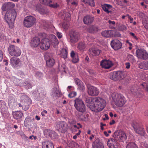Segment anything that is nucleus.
Wrapping results in <instances>:
<instances>
[{
	"label": "nucleus",
	"instance_id": "1a4fd4ad",
	"mask_svg": "<svg viewBox=\"0 0 148 148\" xmlns=\"http://www.w3.org/2000/svg\"><path fill=\"white\" fill-rule=\"evenodd\" d=\"M8 51L10 54L12 56H19L21 54L19 49L13 45H11L9 47Z\"/></svg>",
	"mask_w": 148,
	"mask_h": 148
},
{
	"label": "nucleus",
	"instance_id": "4468645a",
	"mask_svg": "<svg viewBox=\"0 0 148 148\" xmlns=\"http://www.w3.org/2000/svg\"><path fill=\"white\" fill-rule=\"evenodd\" d=\"M110 44L112 47L115 50L120 49L122 46V44L119 40H112Z\"/></svg>",
	"mask_w": 148,
	"mask_h": 148
},
{
	"label": "nucleus",
	"instance_id": "37998d69",
	"mask_svg": "<svg viewBox=\"0 0 148 148\" xmlns=\"http://www.w3.org/2000/svg\"><path fill=\"white\" fill-rule=\"evenodd\" d=\"M44 133L49 136L51 135V130L49 129H47L44 131Z\"/></svg>",
	"mask_w": 148,
	"mask_h": 148
},
{
	"label": "nucleus",
	"instance_id": "c03bdc74",
	"mask_svg": "<svg viewBox=\"0 0 148 148\" xmlns=\"http://www.w3.org/2000/svg\"><path fill=\"white\" fill-rule=\"evenodd\" d=\"M74 81L75 82L76 84L78 86L81 84H82V82L79 79L77 78H75L74 79Z\"/></svg>",
	"mask_w": 148,
	"mask_h": 148
},
{
	"label": "nucleus",
	"instance_id": "774afa93",
	"mask_svg": "<svg viewBox=\"0 0 148 148\" xmlns=\"http://www.w3.org/2000/svg\"><path fill=\"white\" fill-rule=\"evenodd\" d=\"M115 123V122L114 120H113L112 121L110 122L109 123L110 125H112Z\"/></svg>",
	"mask_w": 148,
	"mask_h": 148
},
{
	"label": "nucleus",
	"instance_id": "052dcab7",
	"mask_svg": "<svg viewBox=\"0 0 148 148\" xmlns=\"http://www.w3.org/2000/svg\"><path fill=\"white\" fill-rule=\"evenodd\" d=\"M125 65H126V68L127 69H129L130 68V63L128 62V63H126L125 64Z\"/></svg>",
	"mask_w": 148,
	"mask_h": 148
},
{
	"label": "nucleus",
	"instance_id": "ddd939ff",
	"mask_svg": "<svg viewBox=\"0 0 148 148\" xmlns=\"http://www.w3.org/2000/svg\"><path fill=\"white\" fill-rule=\"evenodd\" d=\"M88 92L89 95L95 96H97L99 94V92L97 88L91 86L88 87Z\"/></svg>",
	"mask_w": 148,
	"mask_h": 148
},
{
	"label": "nucleus",
	"instance_id": "ea45409f",
	"mask_svg": "<svg viewBox=\"0 0 148 148\" xmlns=\"http://www.w3.org/2000/svg\"><path fill=\"white\" fill-rule=\"evenodd\" d=\"M27 99L28 97L27 96L23 95L21 97L20 100L22 102H24L27 101Z\"/></svg>",
	"mask_w": 148,
	"mask_h": 148
},
{
	"label": "nucleus",
	"instance_id": "473e14b6",
	"mask_svg": "<svg viewBox=\"0 0 148 148\" xmlns=\"http://www.w3.org/2000/svg\"><path fill=\"white\" fill-rule=\"evenodd\" d=\"M126 148H138L137 145L134 143L131 142L128 144Z\"/></svg>",
	"mask_w": 148,
	"mask_h": 148
},
{
	"label": "nucleus",
	"instance_id": "72a5a7b5",
	"mask_svg": "<svg viewBox=\"0 0 148 148\" xmlns=\"http://www.w3.org/2000/svg\"><path fill=\"white\" fill-rule=\"evenodd\" d=\"M85 47V45L84 43L81 42L78 44L77 48L79 50H82L84 49Z\"/></svg>",
	"mask_w": 148,
	"mask_h": 148
},
{
	"label": "nucleus",
	"instance_id": "423d86ee",
	"mask_svg": "<svg viewBox=\"0 0 148 148\" xmlns=\"http://www.w3.org/2000/svg\"><path fill=\"white\" fill-rule=\"evenodd\" d=\"M125 73L121 71H118L110 73L109 77L114 81L121 80L125 77Z\"/></svg>",
	"mask_w": 148,
	"mask_h": 148
},
{
	"label": "nucleus",
	"instance_id": "a19ab883",
	"mask_svg": "<svg viewBox=\"0 0 148 148\" xmlns=\"http://www.w3.org/2000/svg\"><path fill=\"white\" fill-rule=\"evenodd\" d=\"M78 88L80 90L82 91H83L85 90V87L84 85L83 82L82 83V84H80L78 86Z\"/></svg>",
	"mask_w": 148,
	"mask_h": 148
},
{
	"label": "nucleus",
	"instance_id": "603ef678",
	"mask_svg": "<svg viewBox=\"0 0 148 148\" xmlns=\"http://www.w3.org/2000/svg\"><path fill=\"white\" fill-rule=\"evenodd\" d=\"M43 25L45 27V28H47L49 27V25L48 23L46 21H44L43 22Z\"/></svg>",
	"mask_w": 148,
	"mask_h": 148
},
{
	"label": "nucleus",
	"instance_id": "a211bd4d",
	"mask_svg": "<svg viewBox=\"0 0 148 148\" xmlns=\"http://www.w3.org/2000/svg\"><path fill=\"white\" fill-rule=\"evenodd\" d=\"M114 32V31L112 30H107L101 32V34L103 37L109 38L113 36Z\"/></svg>",
	"mask_w": 148,
	"mask_h": 148
},
{
	"label": "nucleus",
	"instance_id": "412c9836",
	"mask_svg": "<svg viewBox=\"0 0 148 148\" xmlns=\"http://www.w3.org/2000/svg\"><path fill=\"white\" fill-rule=\"evenodd\" d=\"M40 39L38 37H34L31 40V45L32 47H37L39 45H40Z\"/></svg>",
	"mask_w": 148,
	"mask_h": 148
},
{
	"label": "nucleus",
	"instance_id": "58836bf2",
	"mask_svg": "<svg viewBox=\"0 0 148 148\" xmlns=\"http://www.w3.org/2000/svg\"><path fill=\"white\" fill-rule=\"evenodd\" d=\"M40 3L45 5H48L49 2H52L51 0H39Z\"/></svg>",
	"mask_w": 148,
	"mask_h": 148
},
{
	"label": "nucleus",
	"instance_id": "c756f323",
	"mask_svg": "<svg viewBox=\"0 0 148 148\" xmlns=\"http://www.w3.org/2000/svg\"><path fill=\"white\" fill-rule=\"evenodd\" d=\"M70 14L67 12H64L62 14V17L64 20L67 21L70 19Z\"/></svg>",
	"mask_w": 148,
	"mask_h": 148
},
{
	"label": "nucleus",
	"instance_id": "bf43d9fd",
	"mask_svg": "<svg viewBox=\"0 0 148 148\" xmlns=\"http://www.w3.org/2000/svg\"><path fill=\"white\" fill-rule=\"evenodd\" d=\"M53 90H54V93H56V94H58L59 92V90L57 87H54L53 88Z\"/></svg>",
	"mask_w": 148,
	"mask_h": 148
},
{
	"label": "nucleus",
	"instance_id": "6e6d98bb",
	"mask_svg": "<svg viewBox=\"0 0 148 148\" xmlns=\"http://www.w3.org/2000/svg\"><path fill=\"white\" fill-rule=\"evenodd\" d=\"M36 76L39 78L41 77L42 75V73L41 72H37L36 73Z\"/></svg>",
	"mask_w": 148,
	"mask_h": 148
},
{
	"label": "nucleus",
	"instance_id": "de8ad7c7",
	"mask_svg": "<svg viewBox=\"0 0 148 148\" xmlns=\"http://www.w3.org/2000/svg\"><path fill=\"white\" fill-rule=\"evenodd\" d=\"M119 29L121 31H123L127 29V27L124 25H121L119 27Z\"/></svg>",
	"mask_w": 148,
	"mask_h": 148
},
{
	"label": "nucleus",
	"instance_id": "5701e85b",
	"mask_svg": "<svg viewBox=\"0 0 148 148\" xmlns=\"http://www.w3.org/2000/svg\"><path fill=\"white\" fill-rule=\"evenodd\" d=\"M138 66L141 69L148 70V60L141 62L139 64Z\"/></svg>",
	"mask_w": 148,
	"mask_h": 148
},
{
	"label": "nucleus",
	"instance_id": "3c124183",
	"mask_svg": "<svg viewBox=\"0 0 148 148\" xmlns=\"http://www.w3.org/2000/svg\"><path fill=\"white\" fill-rule=\"evenodd\" d=\"M90 6H94L95 5V4L94 0H89V1L88 2V3Z\"/></svg>",
	"mask_w": 148,
	"mask_h": 148
},
{
	"label": "nucleus",
	"instance_id": "a878e982",
	"mask_svg": "<svg viewBox=\"0 0 148 148\" xmlns=\"http://www.w3.org/2000/svg\"><path fill=\"white\" fill-rule=\"evenodd\" d=\"M42 146L43 148H54L53 143L48 141L44 142Z\"/></svg>",
	"mask_w": 148,
	"mask_h": 148
},
{
	"label": "nucleus",
	"instance_id": "7c9ffc66",
	"mask_svg": "<svg viewBox=\"0 0 148 148\" xmlns=\"http://www.w3.org/2000/svg\"><path fill=\"white\" fill-rule=\"evenodd\" d=\"M75 114L79 120L82 121L85 120L86 118L84 115H83L82 114H80L77 112L75 113Z\"/></svg>",
	"mask_w": 148,
	"mask_h": 148
},
{
	"label": "nucleus",
	"instance_id": "9b49d317",
	"mask_svg": "<svg viewBox=\"0 0 148 148\" xmlns=\"http://www.w3.org/2000/svg\"><path fill=\"white\" fill-rule=\"evenodd\" d=\"M136 54L138 58L145 60L148 58V54L144 50L138 49L136 51Z\"/></svg>",
	"mask_w": 148,
	"mask_h": 148
},
{
	"label": "nucleus",
	"instance_id": "2f4dec72",
	"mask_svg": "<svg viewBox=\"0 0 148 148\" xmlns=\"http://www.w3.org/2000/svg\"><path fill=\"white\" fill-rule=\"evenodd\" d=\"M92 52L93 56H98L99 55L101 51L99 49H92Z\"/></svg>",
	"mask_w": 148,
	"mask_h": 148
},
{
	"label": "nucleus",
	"instance_id": "c85d7f7f",
	"mask_svg": "<svg viewBox=\"0 0 148 148\" xmlns=\"http://www.w3.org/2000/svg\"><path fill=\"white\" fill-rule=\"evenodd\" d=\"M20 62V59L17 58H12L10 60V62L11 64H17Z\"/></svg>",
	"mask_w": 148,
	"mask_h": 148
},
{
	"label": "nucleus",
	"instance_id": "79ce46f5",
	"mask_svg": "<svg viewBox=\"0 0 148 148\" xmlns=\"http://www.w3.org/2000/svg\"><path fill=\"white\" fill-rule=\"evenodd\" d=\"M77 94V93L75 92H72L70 93L68 95L69 97L71 98H72L75 97Z\"/></svg>",
	"mask_w": 148,
	"mask_h": 148
},
{
	"label": "nucleus",
	"instance_id": "dca6fc26",
	"mask_svg": "<svg viewBox=\"0 0 148 148\" xmlns=\"http://www.w3.org/2000/svg\"><path fill=\"white\" fill-rule=\"evenodd\" d=\"M100 65L103 68L108 69L113 65V64L110 60H104L101 61Z\"/></svg>",
	"mask_w": 148,
	"mask_h": 148
},
{
	"label": "nucleus",
	"instance_id": "6ab92c4d",
	"mask_svg": "<svg viewBox=\"0 0 148 148\" xmlns=\"http://www.w3.org/2000/svg\"><path fill=\"white\" fill-rule=\"evenodd\" d=\"M79 36V35L77 32L71 31L70 33V40L71 42H77L78 40Z\"/></svg>",
	"mask_w": 148,
	"mask_h": 148
},
{
	"label": "nucleus",
	"instance_id": "4be33fe9",
	"mask_svg": "<svg viewBox=\"0 0 148 148\" xmlns=\"http://www.w3.org/2000/svg\"><path fill=\"white\" fill-rule=\"evenodd\" d=\"M49 38L51 41L53 47H56L59 44V42L56 37L53 34L49 35Z\"/></svg>",
	"mask_w": 148,
	"mask_h": 148
},
{
	"label": "nucleus",
	"instance_id": "f8f14e48",
	"mask_svg": "<svg viewBox=\"0 0 148 148\" xmlns=\"http://www.w3.org/2000/svg\"><path fill=\"white\" fill-rule=\"evenodd\" d=\"M50 46L49 40L45 38L42 39L40 44V48L42 50H46L49 49Z\"/></svg>",
	"mask_w": 148,
	"mask_h": 148
},
{
	"label": "nucleus",
	"instance_id": "f257e3e1",
	"mask_svg": "<svg viewBox=\"0 0 148 148\" xmlns=\"http://www.w3.org/2000/svg\"><path fill=\"white\" fill-rule=\"evenodd\" d=\"M86 102L91 110L95 112L101 111L106 105L105 101L99 97L87 98Z\"/></svg>",
	"mask_w": 148,
	"mask_h": 148
},
{
	"label": "nucleus",
	"instance_id": "4c0bfd02",
	"mask_svg": "<svg viewBox=\"0 0 148 148\" xmlns=\"http://www.w3.org/2000/svg\"><path fill=\"white\" fill-rule=\"evenodd\" d=\"M72 62L74 63L78 62L79 61L78 55H76L75 56L72 58Z\"/></svg>",
	"mask_w": 148,
	"mask_h": 148
},
{
	"label": "nucleus",
	"instance_id": "f3484780",
	"mask_svg": "<svg viewBox=\"0 0 148 148\" xmlns=\"http://www.w3.org/2000/svg\"><path fill=\"white\" fill-rule=\"evenodd\" d=\"M15 5L12 2L5 3L2 5L1 9L3 11H6L7 10L14 8Z\"/></svg>",
	"mask_w": 148,
	"mask_h": 148
},
{
	"label": "nucleus",
	"instance_id": "0eeeda50",
	"mask_svg": "<svg viewBox=\"0 0 148 148\" xmlns=\"http://www.w3.org/2000/svg\"><path fill=\"white\" fill-rule=\"evenodd\" d=\"M36 19L34 17L29 16L25 17L23 20V24L26 27H30L33 26L36 23Z\"/></svg>",
	"mask_w": 148,
	"mask_h": 148
},
{
	"label": "nucleus",
	"instance_id": "e2e57ef3",
	"mask_svg": "<svg viewBox=\"0 0 148 148\" xmlns=\"http://www.w3.org/2000/svg\"><path fill=\"white\" fill-rule=\"evenodd\" d=\"M144 25L145 28L148 29V22L144 23Z\"/></svg>",
	"mask_w": 148,
	"mask_h": 148
},
{
	"label": "nucleus",
	"instance_id": "aec40b11",
	"mask_svg": "<svg viewBox=\"0 0 148 148\" xmlns=\"http://www.w3.org/2000/svg\"><path fill=\"white\" fill-rule=\"evenodd\" d=\"M94 20L93 17L90 15H86L83 18V21L84 23L87 25H89L92 23Z\"/></svg>",
	"mask_w": 148,
	"mask_h": 148
},
{
	"label": "nucleus",
	"instance_id": "7ed1b4c3",
	"mask_svg": "<svg viewBox=\"0 0 148 148\" xmlns=\"http://www.w3.org/2000/svg\"><path fill=\"white\" fill-rule=\"evenodd\" d=\"M16 16V13L14 9L10 11H8L4 16V19L9 25L12 27L14 25V23Z\"/></svg>",
	"mask_w": 148,
	"mask_h": 148
},
{
	"label": "nucleus",
	"instance_id": "f704fd0d",
	"mask_svg": "<svg viewBox=\"0 0 148 148\" xmlns=\"http://www.w3.org/2000/svg\"><path fill=\"white\" fill-rule=\"evenodd\" d=\"M22 108L23 109L25 110H27L29 108V104L27 101L24 102Z\"/></svg>",
	"mask_w": 148,
	"mask_h": 148
},
{
	"label": "nucleus",
	"instance_id": "cd10ccee",
	"mask_svg": "<svg viewBox=\"0 0 148 148\" xmlns=\"http://www.w3.org/2000/svg\"><path fill=\"white\" fill-rule=\"evenodd\" d=\"M68 52L67 49L65 48L62 49L60 54V56L64 59L67 57Z\"/></svg>",
	"mask_w": 148,
	"mask_h": 148
},
{
	"label": "nucleus",
	"instance_id": "8fccbe9b",
	"mask_svg": "<svg viewBox=\"0 0 148 148\" xmlns=\"http://www.w3.org/2000/svg\"><path fill=\"white\" fill-rule=\"evenodd\" d=\"M103 146L101 144H96L93 148H103Z\"/></svg>",
	"mask_w": 148,
	"mask_h": 148
},
{
	"label": "nucleus",
	"instance_id": "69168bd1",
	"mask_svg": "<svg viewBox=\"0 0 148 148\" xmlns=\"http://www.w3.org/2000/svg\"><path fill=\"white\" fill-rule=\"evenodd\" d=\"M144 115L146 117L148 118V110H146L145 111Z\"/></svg>",
	"mask_w": 148,
	"mask_h": 148
},
{
	"label": "nucleus",
	"instance_id": "13d9d810",
	"mask_svg": "<svg viewBox=\"0 0 148 148\" xmlns=\"http://www.w3.org/2000/svg\"><path fill=\"white\" fill-rule=\"evenodd\" d=\"M3 58V51L0 50V62L1 61Z\"/></svg>",
	"mask_w": 148,
	"mask_h": 148
},
{
	"label": "nucleus",
	"instance_id": "e433bc0d",
	"mask_svg": "<svg viewBox=\"0 0 148 148\" xmlns=\"http://www.w3.org/2000/svg\"><path fill=\"white\" fill-rule=\"evenodd\" d=\"M68 3H71V4L76 5L77 4V0H66Z\"/></svg>",
	"mask_w": 148,
	"mask_h": 148
},
{
	"label": "nucleus",
	"instance_id": "2eb2a0df",
	"mask_svg": "<svg viewBox=\"0 0 148 148\" xmlns=\"http://www.w3.org/2000/svg\"><path fill=\"white\" fill-rule=\"evenodd\" d=\"M117 141L115 138H109L107 142L108 146L110 148H118Z\"/></svg>",
	"mask_w": 148,
	"mask_h": 148
},
{
	"label": "nucleus",
	"instance_id": "0e129e2a",
	"mask_svg": "<svg viewBox=\"0 0 148 148\" xmlns=\"http://www.w3.org/2000/svg\"><path fill=\"white\" fill-rule=\"evenodd\" d=\"M57 36L58 38H60L62 37V35H61V33H60V32H57Z\"/></svg>",
	"mask_w": 148,
	"mask_h": 148
},
{
	"label": "nucleus",
	"instance_id": "b1692460",
	"mask_svg": "<svg viewBox=\"0 0 148 148\" xmlns=\"http://www.w3.org/2000/svg\"><path fill=\"white\" fill-rule=\"evenodd\" d=\"M98 27L94 25H92L90 26L88 29V31L91 33H95L99 31Z\"/></svg>",
	"mask_w": 148,
	"mask_h": 148
},
{
	"label": "nucleus",
	"instance_id": "338daca9",
	"mask_svg": "<svg viewBox=\"0 0 148 148\" xmlns=\"http://www.w3.org/2000/svg\"><path fill=\"white\" fill-rule=\"evenodd\" d=\"M108 22L110 24H112L113 25H114L115 24V22L114 21H112L110 20H109Z\"/></svg>",
	"mask_w": 148,
	"mask_h": 148
},
{
	"label": "nucleus",
	"instance_id": "49530a36",
	"mask_svg": "<svg viewBox=\"0 0 148 148\" xmlns=\"http://www.w3.org/2000/svg\"><path fill=\"white\" fill-rule=\"evenodd\" d=\"M131 90L133 94L135 95L138 93V90L137 89L135 88L134 87L131 89Z\"/></svg>",
	"mask_w": 148,
	"mask_h": 148
},
{
	"label": "nucleus",
	"instance_id": "680f3d73",
	"mask_svg": "<svg viewBox=\"0 0 148 148\" xmlns=\"http://www.w3.org/2000/svg\"><path fill=\"white\" fill-rule=\"evenodd\" d=\"M106 8H108V9L109 8H112V6L111 5H109V4H105L104 5Z\"/></svg>",
	"mask_w": 148,
	"mask_h": 148
},
{
	"label": "nucleus",
	"instance_id": "a18cd8bd",
	"mask_svg": "<svg viewBox=\"0 0 148 148\" xmlns=\"http://www.w3.org/2000/svg\"><path fill=\"white\" fill-rule=\"evenodd\" d=\"M128 60L131 62H133L134 60V56L131 55H129L127 57Z\"/></svg>",
	"mask_w": 148,
	"mask_h": 148
},
{
	"label": "nucleus",
	"instance_id": "6e6552de",
	"mask_svg": "<svg viewBox=\"0 0 148 148\" xmlns=\"http://www.w3.org/2000/svg\"><path fill=\"white\" fill-rule=\"evenodd\" d=\"M68 125L66 122L60 121L56 123L57 130L61 133H64L67 130Z\"/></svg>",
	"mask_w": 148,
	"mask_h": 148
},
{
	"label": "nucleus",
	"instance_id": "bb28decb",
	"mask_svg": "<svg viewBox=\"0 0 148 148\" xmlns=\"http://www.w3.org/2000/svg\"><path fill=\"white\" fill-rule=\"evenodd\" d=\"M135 131L138 134L142 135L144 133V130L141 128H140L134 125L133 126Z\"/></svg>",
	"mask_w": 148,
	"mask_h": 148
},
{
	"label": "nucleus",
	"instance_id": "4d7b16f0",
	"mask_svg": "<svg viewBox=\"0 0 148 148\" xmlns=\"http://www.w3.org/2000/svg\"><path fill=\"white\" fill-rule=\"evenodd\" d=\"M103 10L106 12L107 13H109L110 12V11H109V9L108 8H107L105 6H103Z\"/></svg>",
	"mask_w": 148,
	"mask_h": 148
},
{
	"label": "nucleus",
	"instance_id": "9d476101",
	"mask_svg": "<svg viewBox=\"0 0 148 148\" xmlns=\"http://www.w3.org/2000/svg\"><path fill=\"white\" fill-rule=\"evenodd\" d=\"M46 57V64L47 66L49 68L53 67L55 63V60L53 58L52 53H48L45 55Z\"/></svg>",
	"mask_w": 148,
	"mask_h": 148
},
{
	"label": "nucleus",
	"instance_id": "864d4df0",
	"mask_svg": "<svg viewBox=\"0 0 148 148\" xmlns=\"http://www.w3.org/2000/svg\"><path fill=\"white\" fill-rule=\"evenodd\" d=\"M130 34L136 40H138V38L135 35L134 33L130 32Z\"/></svg>",
	"mask_w": 148,
	"mask_h": 148
},
{
	"label": "nucleus",
	"instance_id": "09e8293b",
	"mask_svg": "<svg viewBox=\"0 0 148 148\" xmlns=\"http://www.w3.org/2000/svg\"><path fill=\"white\" fill-rule=\"evenodd\" d=\"M69 25V24L67 22H64L62 24V26L65 29H67Z\"/></svg>",
	"mask_w": 148,
	"mask_h": 148
},
{
	"label": "nucleus",
	"instance_id": "f03ea898",
	"mask_svg": "<svg viewBox=\"0 0 148 148\" xmlns=\"http://www.w3.org/2000/svg\"><path fill=\"white\" fill-rule=\"evenodd\" d=\"M112 97L114 104L117 107H123L126 103V101L125 97L120 93H113Z\"/></svg>",
	"mask_w": 148,
	"mask_h": 148
},
{
	"label": "nucleus",
	"instance_id": "c9c22d12",
	"mask_svg": "<svg viewBox=\"0 0 148 148\" xmlns=\"http://www.w3.org/2000/svg\"><path fill=\"white\" fill-rule=\"evenodd\" d=\"M50 3H51V2H49L48 5L51 7L55 8L59 7V5L57 3H55L53 4H51Z\"/></svg>",
	"mask_w": 148,
	"mask_h": 148
},
{
	"label": "nucleus",
	"instance_id": "39448f33",
	"mask_svg": "<svg viewBox=\"0 0 148 148\" xmlns=\"http://www.w3.org/2000/svg\"><path fill=\"white\" fill-rule=\"evenodd\" d=\"M112 136L116 140L122 142H124L127 138V136L125 132L120 130L116 131Z\"/></svg>",
	"mask_w": 148,
	"mask_h": 148
},
{
	"label": "nucleus",
	"instance_id": "5fc2aeb1",
	"mask_svg": "<svg viewBox=\"0 0 148 148\" xmlns=\"http://www.w3.org/2000/svg\"><path fill=\"white\" fill-rule=\"evenodd\" d=\"M76 55H78L75 54L74 51H71V56L72 58L75 56Z\"/></svg>",
	"mask_w": 148,
	"mask_h": 148
},
{
	"label": "nucleus",
	"instance_id": "20e7f679",
	"mask_svg": "<svg viewBox=\"0 0 148 148\" xmlns=\"http://www.w3.org/2000/svg\"><path fill=\"white\" fill-rule=\"evenodd\" d=\"M74 106L78 112L81 113H84L86 112V107L81 99L77 98L74 100Z\"/></svg>",
	"mask_w": 148,
	"mask_h": 148
},
{
	"label": "nucleus",
	"instance_id": "393cba45",
	"mask_svg": "<svg viewBox=\"0 0 148 148\" xmlns=\"http://www.w3.org/2000/svg\"><path fill=\"white\" fill-rule=\"evenodd\" d=\"M23 116V113L21 112L20 111L15 112L13 114V116L14 118L17 120L20 119Z\"/></svg>",
	"mask_w": 148,
	"mask_h": 148
}]
</instances>
